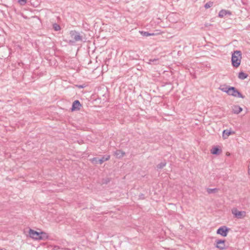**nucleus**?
I'll use <instances>...</instances> for the list:
<instances>
[{
  "label": "nucleus",
  "mask_w": 250,
  "mask_h": 250,
  "mask_svg": "<svg viewBox=\"0 0 250 250\" xmlns=\"http://www.w3.org/2000/svg\"><path fill=\"white\" fill-rule=\"evenodd\" d=\"M241 52L240 51H235L232 54L231 62L233 66L238 67L241 63Z\"/></svg>",
  "instance_id": "2"
},
{
  "label": "nucleus",
  "mask_w": 250,
  "mask_h": 250,
  "mask_svg": "<svg viewBox=\"0 0 250 250\" xmlns=\"http://www.w3.org/2000/svg\"><path fill=\"white\" fill-rule=\"evenodd\" d=\"M238 77L241 80H244L248 77V75L243 72H240L239 73Z\"/></svg>",
  "instance_id": "15"
},
{
  "label": "nucleus",
  "mask_w": 250,
  "mask_h": 250,
  "mask_svg": "<svg viewBox=\"0 0 250 250\" xmlns=\"http://www.w3.org/2000/svg\"><path fill=\"white\" fill-rule=\"evenodd\" d=\"M235 134V132L234 131H231L230 130H228V129H226V130H224L223 132V134H222V137L223 138V139H226L228 138V137L231 135V134Z\"/></svg>",
  "instance_id": "9"
},
{
  "label": "nucleus",
  "mask_w": 250,
  "mask_h": 250,
  "mask_svg": "<svg viewBox=\"0 0 250 250\" xmlns=\"http://www.w3.org/2000/svg\"><path fill=\"white\" fill-rule=\"evenodd\" d=\"M232 213L234 216L238 219H241L245 217L246 213L244 211H239L236 208H233L231 210Z\"/></svg>",
  "instance_id": "4"
},
{
  "label": "nucleus",
  "mask_w": 250,
  "mask_h": 250,
  "mask_svg": "<svg viewBox=\"0 0 250 250\" xmlns=\"http://www.w3.org/2000/svg\"><path fill=\"white\" fill-rule=\"evenodd\" d=\"M212 6V4L211 3H207L205 5V7L207 9L209 8Z\"/></svg>",
  "instance_id": "22"
},
{
  "label": "nucleus",
  "mask_w": 250,
  "mask_h": 250,
  "mask_svg": "<svg viewBox=\"0 0 250 250\" xmlns=\"http://www.w3.org/2000/svg\"><path fill=\"white\" fill-rule=\"evenodd\" d=\"M110 159L109 155L103 156L102 158L98 159L97 158H93L91 159V162L94 164H103L104 161H107Z\"/></svg>",
  "instance_id": "5"
},
{
  "label": "nucleus",
  "mask_w": 250,
  "mask_h": 250,
  "mask_svg": "<svg viewBox=\"0 0 250 250\" xmlns=\"http://www.w3.org/2000/svg\"><path fill=\"white\" fill-rule=\"evenodd\" d=\"M221 150L217 147H213L211 150V153L212 154H219Z\"/></svg>",
  "instance_id": "17"
},
{
  "label": "nucleus",
  "mask_w": 250,
  "mask_h": 250,
  "mask_svg": "<svg viewBox=\"0 0 250 250\" xmlns=\"http://www.w3.org/2000/svg\"><path fill=\"white\" fill-rule=\"evenodd\" d=\"M18 2L21 5H24L26 3V0H18Z\"/></svg>",
  "instance_id": "21"
},
{
  "label": "nucleus",
  "mask_w": 250,
  "mask_h": 250,
  "mask_svg": "<svg viewBox=\"0 0 250 250\" xmlns=\"http://www.w3.org/2000/svg\"><path fill=\"white\" fill-rule=\"evenodd\" d=\"M229 229L226 226H222L219 228L217 230V233L222 236L226 237L228 235Z\"/></svg>",
  "instance_id": "6"
},
{
  "label": "nucleus",
  "mask_w": 250,
  "mask_h": 250,
  "mask_svg": "<svg viewBox=\"0 0 250 250\" xmlns=\"http://www.w3.org/2000/svg\"><path fill=\"white\" fill-rule=\"evenodd\" d=\"M29 236L35 240H40V232H38L33 230L32 229H30L29 230Z\"/></svg>",
  "instance_id": "7"
},
{
  "label": "nucleus",
  "mask_w": 250,
  "mask_h": 250,
  "mask_svg": "<svg viewBox=\"0 0 250 250\" xmlns=\"http://www.w3.org/2000/svg\"><path fill=\"white\" fill-rule=\"evenodd\" d=\"M232 111L234 114H238L242 111V108L238 105H235L232 106Z\"/></svg>",
  "instance_id": "10"
},
{
  "label": "nucleus",
  "mask_w": 250,
  "mask_h": 250,
  "mask_svg": "<svg viewBox=\"0 0 250 250\" xmlns=\"http://www.w3.org/2000/svg\"><path fill=\"white\" fill-rule=\"evenodd\" d=\"M216 247L221 249L223 250L225 249V241L224 240H218L217 242Z\"/></svg>",
  "instance_id": "11"
},
{
  "label": "nucleus",
  "mask_w": 250,
  "mask_h": 250,
  "mask_svg": "<svg viewBox=\"0 0 250 250\" xmlns=\"http://www.w3.org/2000/svg\"><path fill=\"white\" fill-rule=\"evenodd\" d=\"M53 28L55 31H59L61 29L60 25L56 23L53 24Z\"/></svg>",
  "instance_id": "20"
},
{
  "label": "nucleus",
  "mask_w": 250,
  "mask_h": 250,
  "mask_svg": "<svg viewBox=\"0 0 250 250\" xmlns=\"http://www.w3.org/2000/svg\"><path fill=\"white\" fill-rule=\"evenodd\" d=\"M81 104L78 100L75 101L71 108L72 111L78 110L80 109Z\"/></svg>",
  "instance_id": "8"
},
{
  "label": "nucleus",
  "mask_w": 250,
  "mask_h": 250,
  "mask_svg": "<svg viewBox=\"0 0 250 250\" xmlns=\"http://www.w3.org/2000/svg\"><path fill=\"white\" fill-rule=\"evenodd\" d=\"M166 165V162H161L160 164H158L157 166V167L158 169H161V168H163Z\"/></svg>",
  "instance_id": "19"
},
{
  "label": "nucleus",
  "mask_w": 250,
  "mask_h": 250,
  "mask_svg": "<svg viewBox=\"0 0 250 250\" xmlns=\"http://www.w3.org/2000/svg\"><path fill=\"white\" fill-rule=\"evenodd\" d=\"M248 173L249 174H250V167H249Z\"/></svg>",
  "instance_id": "25"
},
{
  "label": "nucleus",
  "mask_w": 250,
  "mask_h": 250,
  "mask_svg": "<svg viewBox=\"0 0 250 250\" xmlns=\"http://www.w3.org/2000/svg\"><path fill=\"white\" fill-rule=\"evenodd\" d=\"M230 87L231 86H228L225 85H221L219 87V89L228 94V92H229V90L230 89Z\"/></svg>",
  "instance_id": "13"
},
{
  "label": "nucleus",
  "mask_w": 250,
  "mask_h": 250,
  "mask_svg": "<svg viewBox=\"0 0 250 250\" xmlns=\"http://www.w3.org/2000/svg\"><path fill=\"white\" fill-rule=\"evenodd\" d=\"M215 190V189H208V193H211Z\"/></svg>",
  "instance_id": "24"
},
{
  "label": "nucleus",
  "mask_w": 250,
  "mask_h": 250,
  "mask_svg": "<svg viewBox=\"0 0 250 250\" xmlns=\"http://www.w3.org/2000/svg\"><path fill=\"white\" fill-rule=\"evenodd\" d=\"M125 155V153L120 150H117L114 152V155L118 158H122Z\"/></svg>",
  "instance_id": "12"
},
{
  "label": "nucleus",
  "mask_w": 250,
  "mask_h": 250,
  "mask_svg": "<svg viewBox=\"0 0 250 250\" xmlns=\"http://www.w3.org/2000/svg\"><path fill=\"white\" fill-rule=\"evenodd\" d=\"M140 33L142 36L146 37L153 36L154 35V33H149L148 32L146 31H140Z\"/></svg>",
  "instance_id": "18"
},
{
  "label": "nucleus",
  "mask_w": 250,
  "mask_h": 250,
  "mask_svg": "<svg viewBox=\"0 0 250 250\" xmlns=\"http://www.w3.org/2000/svg\"><path fill=\"white\" fill-rule=\"evenodd\" d=\"M157 61V60H156V59H153V60L150 59L149 60V62L148 63L149 64H151L152 62H156Z\"/></svg>",
  "instance_id": "23"
},
{
  "label": "nucleus",
  "mask_w": 250,
  "mask_h": 250,
  "mask_svg": "<svg viewBox=\"0 0 250 250\" xmlns=\"http://www.w3.org/2000/svg\"><path fill=\"white\" fill-rule=\"evenodd\" d=\"M69 38L66 39V41L69 44H73L77 42L82 41V38L80 34L76 31H71L69 33Z\"/></svg>",
  "instance_id": "1"
},
{
  "label": "nucleus",
  "mask_w": 250,
  "mask_h": 250,
  "mask_svg": "<svg viewBox=\"0 0 250 250\" xmlns=\"http://www.w3.org/2000/svg\"><path fill=\"white\" fill-rule=\"evenodd\" d=\"M229 95L235 97H239L241 98H244V96L240 93L234 87H230L229 92L228 94Z\"/></svg>",
  "instance_id": "3"
},
{
  "label": "nucleus",
  "mask_w": 250,
  "mask_h": 250,
  "mask_svg": "<svg viewBox=\"0 0 250 250\" xmlns=\"http://www.w3.org/2000/svg\"><path fill=\"white\" fill-rule=\"evenodd\" d=\"M40 240H46L48 238V235L47 233L43 232V231H41L40 232Z\"/></svg>",
  "instance_id": "14"
},
{
  "label": "nucleus",
  "mask_w": 250,
  "mask_h": 250,
  "mask_svg": "<svg viewBox=\"0 0 250 250\" xmlns=\"http://www.w3.org/2000/svg\"><path fill=\"white\" fill-rule=\"evenodd\" d=\"M227 14H230L229 11H226L225 10H222L219 13V17L220 18H223Z\"/></svg>",
  "instance_id": "16"
}]
</instances>
